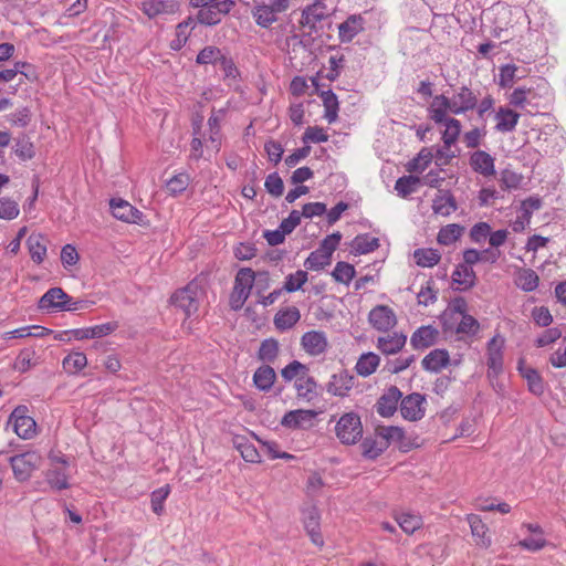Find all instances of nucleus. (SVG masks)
I'll return each mask as SVG.
<instances>
[{"label": "nucleus", "mask_w": 566, "mask_h": 566, "mask_svg": "<svg viewBox=\"0 0 566 566\" xmlns=\"http://www.w3.org/2000/svg\"><path fill=\"white\" fill-rule=\"evenodd\" d=\"M202 294L203 292L199 283L191 281L172 294L171 303L180 308L187 317H190L198 312Z\"/></svg>", "instance_id": "f257e3e1"}, {"label": "nucleus", "mask_w": 566, "mask_h": 566, "mask_svg": "<svg viewBox=\"0 0 566 566\" xmlns=\"http://www.w3.org/2000/svg\"><path fill=\"white\" fill-rule=\"evenodd\" d=\"M335 433L343 444H355L363 437L360 417L355 412L344 413L335 426Z\"/></svg>", "instance_id": "f03ea898"}, {"label": "nucleus", "mask_w": 566, "mask_h": 566, "mask_svg": "<svg viewBox=\"0 0 566 566\" xmlns=\"http://www.w3.org/2000/svg\"><path fill=\"white\" fill-rule=\"evenodd\" d=\"M80 301H73L61 287L49 289L39 301V308L43 311H69L78 310Z\"/></svg>", "instance_id": "7ed1b4c3"}, {"label": "nucleus", "mask_w": 566, "mask_h": 566, "mask_svg": "<svg viewBox=\"0 0 566 566\" xmlns=\"http://www.w3.org/2000/svg\"><path fill=\"white\" fill-rule=\"evenodd\" d=\"M255 272L250 268H242L238 271L234 280V286L231 294V307L239 310L248 300L254 285Z\"/></svg>", "instance_id": "20e7f679"}, {"label": "nucleus", "mask_w": 566, "mask_h": 566, "mask_svg": "<svg viewBox=\"0 0 566 566\" xmlns=\"http://www.w3.org/2000/svg\"><path fill=\"white\" fill-rule=\"evenodd\" d=\"M6 461L11 465L14 478L19 482H24L29 480L32 472L40 467L41 457L34 451H29L8 457Z\"/></svg>", "instance_id": "39448f33"}, {"label": "nucleus", "mask_w": 566, "mask_h": 566, "mask_svg": "<svg viewBox=\"0 0 566 566\" xmlns=\"http://www.w3.org/2000/svg\"><path fill=\"white\" fill-rule=\"evenodd\" d=\"M50 469L46 472V481L55 490H65L69 488V460L61 452H52L49 457Z\"/></svg>", "instance_id": "423d86ee"}, {"label": "nucleus", "mask_w": 566, "mask_h": 566, "mask_svg": "<svg viewBox=\"0 0 566 566\" xmlns=\"http://www.w3.org/2000/svg\"><path fill=\"white\" fill-rule=\"evenodd\" d=\"M504 338L496 334L489 342L486 346V365L488 376L496 377L503 371V348Z\"/></svg>", "instance_id": "0eeeda50"}, {"label": "nucleus", "mask_w": 566, "mask_h": 566, "mask_svg": "<svg viewBox=\"0 0 566 566\" xmlns=\"http://www.w3.org/2000/svg\"><path fill=\"white\" fill-rule=\"evenodd\" d=\"M451 104V114L461 115L473 111L478 105V96L468 86L463 85L455 90L449 97Z\"/></svg>", "instance_id": "6e6552de"}, {"label": "nucleus", "mask_w": 566, "mask_h": 566, "mask_svg": "<svg viewBox=\"0 0 566 566\" xmlns=\"http://www.w3.org/2000/svg\"><path fill=\"white\" fill-rule=\"evenodd\" d=\"M9 422L13 431L22 439H31L35 434L36 423L34 419L27 415V408L17 407L10 415Z\"/></svg>", "instance_id": "1a4fd4ad"}, {"label": "nucleus", "mask_w": 566, "mask_h": 566, "mask_svg": "<svg viewBox=\"0 0 566 566\" xmlns=\"http://www.w3.org/2000/svg\"><path fill=\"white\" fill-rule=\"evenodd\" d=\"M426 397L421 394L413 392L401 399L400 413L409 421H418L424 417Z\"/></svg>", "instance_id": "9d476101"}, {"label": "nucleus", "mask_w": 566, "mask_h": 566, "mask_svg": "<svg viewBox=\"0 0 566 566\" xmlns=\"http://www.w3.org/2000/svg\"><path fill=\"white\" fill-rule=\"evenodd\" d=\"M233 6L234 2L232 0H223L202 8L197 13V21L205 25H216L221 22L222 17L229 13Z\"/></svg>", "instance_id": "9b49d317"}, {"label": "nucleus", "mask_w": 566, "mask_h": 566, "mask_svg": "<svg viewBox=\"0 0 566 566\" xmlns=\"http://www.w3.org/2000/svg\"><path fill=\"white\" fill-rule=\"evenodd\" d=\"M317 416L315 410L307 409H296L286 412L282 420L281 424L287 429L297 430V429H308L313 427L314 420Z\"/></svg>", "instance_id": "f8f14e48"}, {"label": "nucleus", "mask_w": 566, "mask_h": 566, "mask_svg": "<svg viewBox=\"0 0 566 566\" xmlns=\"http://www.w3.org/2000/svg\"><path fill=\"white\" fill-rule=\"evenodd\" d=\"M302 348L311 356H319L327 350L328 340L325 332L310 331L301 337Z\"/></svg>", "instance_id": "ddd939ff"}, {"label": "nucleus", "mask_w": 566, "mask_h": 566, "mask_svg": "<svg viewBox=\"0 0 566 566\" xmlns=\"http://www.w3.org/2000/svg\"><path fill=\"white\" fill-rule=\"evenodd\" d=\"M368 321L374 328L380 332L391 329L397 323L394 311L386 305H377L374 307L369 312Z\"/></svg>", "instance_id": "4468645a"}, {"label": "nucleus", "mask_w": 566, "mask_h": 566, "mask_svg": "<svg viewBox=\"0 0 566 566\" xmlns=\"http://www.w3.org/2000/svg\"><path fill=\"white\" fill-rule=\"evenodd\" d=\"M109 205L113 216L118 220L139 223L143 219V212L123 199H112Z\"/></svg>", "instance_id": "2eb2a0df"}, {"label": "nucleus", "mask_w": 566, "mask_h": 566, "mask_svg": "<svg viewBox=\"0 0 566 566\" xmlns=\"http://www.w3.org/2000/svg\"><path fill=\"white\" fill-rule=\"evenodd\" d=\"M402 394L396 386H390L378 399L376 410L381 417H391L396 410Z\"/></svg>", "instance_id": "dca6fc26"}, {"label": "nucleus", "mask_w": 566, "mask_h": 566, "mask_svg": "<svg viewBox=\"0 0 566 566\" xmlns=\"http://www.w3.org/2000/svg\"><path fill=\"white\" fill-rule=\"evenodd\" d=\"M470 166L472 170L484 177H493L495 175V159L484 150H475L470 156Z\"/></svg>", "instance_id": "f3484780"}, {"label": "nucleus", "mask_w": 566, "mask_h": 566, "mask_svg": "<svg viewBox=\"0 0 566 566\" xmlns=\"http://www.w3.org/2000/svg\"><path fill=\"white\" fill-rule=\"evenodd\" d=\"M328 14L325 0H316L303 10L301 23L310 30H314L316 24L327 18Z\"/></svg>", "instance_id": "a211bd4d"}, {"label": "nucleus", "mask_w": 566, "mask_h": 566, "mask_svg": "<svg viewBox=\"0 0 566 566\" xmlns=\"http://www.w3.org/2000/svg\"><path fill=\"white\" fill-rule=\"evenodd\" d=\"M365 20L360 14H352L338 25V38L342 43H349L364 31Z\"/></svg>", "instance_id": "6ab92c4d"}, {"label": "nucleus", "mask_w": 566, "mask_h": 566, "mask_svg": "<svg viewBox=\"0 0 566 566\" xmlns=\"http://www.w3.org/2000/svg\"><path fill=\"white\" fill-rule=\"evenodd\" d=\"M355 378L347 370H340L332 375L327 384V392L333 396L345 397L354 387Z\"/></svg>", "instance_id": "aec40b11"}, {"label": "nucleus", "mask_w": 566, "mask_h": 566, "mask_svg": "<svg viewBox=\"0 0 566 566\" xmlns=\"http://www.w3.org/2000/svg\"><path fill=\"white\" fill-rule=\"evenodd\" d=\"M140 10L150 19L161 14H171L178 10L175 0H144Z\"/></svg>", "instance_id": "412c9836"}, {"label": "nucleus", "mask_w": 566, "mask_h": 566, "mask_svg": "<svg viewBox=\"0 0 566 566\" xmlns=\"http://www.w3.org/2000/svg\"><path fill=\"white\" fill-rule=\"evenodd\" d=\"M517 369L527 381L528 390L535 396H542L545 391V382L539 373L535 368L526 366L524 360L518 361Z\"/></svg>", "instance_id": "4be33fe9"}, {"label": "nucleus", "mask_w": 566, "mask_h": 566, "mask_svg": "<svg viewBox=\"0 0 566 566\" xmlns=\"http://www.w3.org/2000/svg\"><path fill=\"white\" fill-rule=\"evenodd\" d=\"M449 114H451L449 96L443 94L433 96L432 102L428 107L429 118L436 124H440L450 117Z\"/></svg>", "instance_id": "5701e85b"}, {"label": "nucleus", "mask_w": 566, "mask_h": 566, "mask_svg": "<svg viewBox=\"0 0 566 566\" xmlns=\"http://www.w3.org/2000/svg\"><path fill=\"white\" fill-rule=\"evenodd\" d=\"M281 12L275 10L273 7L268 4L264 0L256 3L252 9V17L255 23L261 28H270L274 22L277 21V15Z\"/></svg>", "instance_id": "b1692460"}, {"label": "nucleus", "mask_w": 566, "mask_h": 566, "mask_svg": "<svg viewBox=\"0 0 566 566\" xmlns=\"http://www.w3.org/2000/svg\"><path fill=\"white\" fill-rule=\"evenodd\" d=\"M377 432L387 441V448L391 443H396L398 448L403 451H407L411 447L410 441L406 437V432L400 427H378Z\"/></svg>", "instance_id": "393cba45"}, {"label": "nucleus", "mask_w": 566, "mask_h": 566, "mask_svg": "<svg viewBox=\"0 0 566 566\" xmlns=\"http://www.w3.org/2000/svg\"><path fill=\"white\" fill-rule=\"evenodd\" d=\"M300 319V310L296 306H289L275 314L273 323L277 331L285 332L294 327Z\"/></svg>", "instance_id": "a878e982"}, {"label": "nucleus", "mask_w": 566, "mask_h": 566, "mask_svg": "<svg viewBox=\"0 0 566 566\" xmlns=\"http://www.w3.org/2000/svg\"><path fill=\"white\" fill-rule=\"evenodd\" d=\"M438 337V329L431 325L417 328L410 338V344L415 349H424L432 346Z\"/></svg>", "instance_id": "bb28decb"}, {"label": "nucleus", "mask_w": 566, "mask_h": 566, "mask_svg": "<svg viewBox=\"0 0 566 566\" xmlns=\"http://www.w3.org/2000/svg\"><path fill=\"white\" fill-rule=\"evenodd\" d=\"M450 363V356L446 349H433L421 361L422 368L427 371L439 373Z\"/></svg>", "instance_id": "cd10ccee"}, {"label": "nucleus", "mask_w": 566, "mask_h": 566, "mask_svg": "<svg viewBox=\"0 0 566 566\" xmlns=\"http://www.w3.org/2000/svg\"><path fill=\"white\" fill-rule=\"evenodd\" d=\"M467 521L470 525L471 534L475 538L476 545L488 548L492 541L491 537L488 536V526L482 518L476 514H468Z\"/></svg>", "instance_id": "c85d7f7f"}, {"label": "nucleus", "mask_w": 566, "mask_h": 566, "mask_svg": "<svg viewBox=\"0 0 566 566\" xmlns=\"http://www.w3.org/2000/svg\"><path fill=\"white\" fill-rule=\"evenodd\" d=\"M407 337L401 333H392L378 337L377 348L385 355H395L406 345Z\"/></svg>", "instance_id": "c756f323"}, {"label": "nucleus", "mask_w": 566, "mask_h": 566, "mask_svg": "<svg viewBox=\"0 0 566 566\" xmlns=\"http://www.w3.org/2000/svg\"><path fill=\"white\" fill-rule=\"evenodd\" d=\"M361 453L366 459H377L387 448V441L376 431L374 437H366L361 444Z\"/></svg>", "instance_id": "7c9ffc66"}, {"label": "nucleus", "mask_w": 566, "mask_h": 566, "mask_svg": "<svg viewBox=\"0 0 566 566\" xmlns=\"http://www.w3.org/2000/svg\"><path fill=\"white\" fill-rule=\"evenodd\" d=\"M495 129L501 133H511L515 129L520 114L515 111L501 106L495 114Z\"/></svg>", "instance_id": "2f4dec72"}, {"label": "nucleus", "mask_w": 566, "mask_h": 566, "mask_svg": "<svg viewBox=\"0 0 566 566\" xmlns=\"http://www.w3.org/2000/svg\"><path fill=\"white\" fill-rule=\"evenodd\" d=\"M232 443L244 461L250 463L260 462L261 457L258 449L245 436L235 434L232 438Z\"/></svg>", "instance_id": "473e14b6"}, {"label": "nucleus", "mask_w": 566, "mask_h": 566, "mask_svg": "<svg viewBox=\"0 0 566 566\" xmlns=\"http://www.w3.org/2000/svg\"><path fill=\"white\" fill-rule=\"evenodd\" d=\"M457 209L455 199L449 191L440 190L432 201V210L436 214L448 217Z\"/></svg>", "instance_id": "72a5a7b5"}, {"label": "nucleus", "mask_w": 566, "mask_h": 566, "mask_svg": "<svg viewBox=\"0 0 566 566\" xmlns=\"http://www.w3.org/2000/svg\"><path fill=\"white\" fill-rule=\"evenodd\" d=\"M467 302L463 298H457L442 315L443 329H453L454 324L462 315H467Z\"/></svg>", "instance_id": "f704fd0d"}, {"label": "nucleus", "mask_w": 566, "mask_h": 566, "mask_svg": "<svg viewBox=\"0 0 566 566\" xmlns=\"http://www.w3.org/2000/svg\"><path fill=\"white\" fill-rule=\"evenodd\" d=\"M27 245L33 262L41 264L46 256L45 238L41 233H32L27 239Z\"/></svg>", "instance_id": "c9c22d12"}, {"label": "nucleus", "mask_w": 566, "mask_h": 566, "mask_svg": "<svg viewBox=\"0 0 566 566\" xmlns=\"http://www.w3.org/2000/svg\"><path fill=\"white\" fill-rule=\"evenodd\" d=\"M452 281L461 290H469L475 283V273L468 264L460 263L452 273Z\"/></svg>", "instance_id": "e433bc0d"}, {"label": "nucleus", "mask_w": 566, "mask_h": 566, "mask_svg": "<svg viewBox=\"0 0 566 566\" xmlns=\"http://www.w3.org/2000/svg\"><path fill=\"white\" fill-rule=\"evenodd\" d=\"M379 247V240L370 234H359L352 241V253L355 255L366 254L375 251Z\"/></svg>", "instance_id": "4c0bfd02"}, {"label": "nucleus", "mask_w": 566, "mask_h": 566, "mask_svg": "<svg viewBox=\"0 0 566 566\" xmlns=\"http://www.w3.org/2000/svg\"><path fill=\"white\" fill-rule=\"evenodd\" d=\"M276 379L274 369L269 365L259 367L254 375L253 381L258 389L262 391H269Z\"/></svg>", "instance_id": "58836bf2"}, {"label": "nucleus", "mask_w": 566, "mask_h": 566, "mask_svg": "<svg viewBox=\"0 0 566 566\" xmlns=\"http://www.w3.org/2000/svg\"><path fill=\"white\" fill-rule=\"evenodd\" d=\"M515 284L525 292H532L537 289L539 277L532 269H521L516 273Z\"/></svg>", "instance_id": "ea45409f"}, {"label": "nucleus", "mask_w": 566, "mask_h": 566, "mask_svg": "<svg viewBox=\"0 0 566 566\" xmlns=\"http://www.w3.org/2000/svg\"><path fill=\"white\" fill-rule=\"evenodd\" d=\"M444 125L446 129L442 134L444 147L449 150L454 145L461 134V123L454 117H449L447 120L440 123Z\"/></svg>", "instance_id": "a19ab883"}, {"label": "nucleus", "mask_w": 566, "mask_h": 566, "mask_svg": "<svg viewBox=\"0 0 566 566\" xmlns=\"http://www.w3.org/2000/svg\"><path fill=\"white\" fill-rule=\"evenodd\" d=\"M317 384L313 377L302 375L295 380L297 397L311 401L316 396Z\"/></svg>", "instance_id": "79ce46f5"}, {"label": "nucleus", "mask_w": 566, "mask_h": 566, "mask_svg": "<svg viewBox=\"0 0 566 566\" xmlns=\"http://www.w3.org/2000/svg\"><path fill=\"white\" fill-rule=\"evenodd\" d=\"M463 232H464V227L457 224V223H450V224L442 227L439 230L437 241L439 244H442V245H451L461 238Z\"/></svg>", "instance_id": "37998d69"}, {"label": "nucleus", "mask_w": 566, "mask_h": 566, "mask_svg": "<svg viewBox=\"0 0 566 566\" xmlns=\"http://www.w3.org/2000/svg\"><path fill=\"white\" fill-rule=\"evenodd\" d=\"M380 358L378 355L375 353H366L359 357L355 369L359 376L367 377L375 373Z\"/></svg>", "instance_id": "c03bdc74"}, {"label": "nucleus", "mask_w": 566, "mask_h": 566, "mask_svg": "<svg viewBox=\"0 0 566 566\" xmlns=\"http://www.w3.org/2000/svg\"><path fill=\"white\" fill-rule=\"evenodd\" d=\"M62 365L67 374L76 375L87 365V358L84 353L74 352L64 357Z\"/></svg>", "instance_id": "a18cd8bd"}, {"label": "nucleus", "mask_w": 566, "mask_h": 566, "mask_svg": "<svg viewBox=\"0 0 566 566\" xmlns=\"http://www.w3.org/2000/svg\"><path fill=\"white\" fill-rule=\"evenodd\" d=\"M480 329V323L472 315H462L454 324L453 329L455 334L474 336Z\"/></svg>", "instance_id": "49530a36"}, {"label": "nucleus", "mask_w": 566, "mask_h": 566, "mask_svg": "<svg viewBox=\"0 0 566 566\" xmlns=\"http://www.w3.org/2000/svg\"><path fill=\"white\" fill-rule=\"evenodd\" d=\"M417 265L422 268H432L441 260V254L436 249H417L413 252Z\"/></svg>", "instance_id": "de8ad7c7"}, {"label": "nucleus", "mask_w": 566, "mask_h": 566, "mask_svg": "<svg viewBox=\"0 0 566 566\" xmlns=\"http://www.w3.org/2000/svg\"><path fill=\"white\" fill-rule=\"evenodd\" d=\"M321 97L325 108L324 117L328 123H334L338 116V99L336 94L328 90L322 92Z\"/></svg>", "instance_id": "09e8293b"}, {"label": "nucleus", "mask_w": 566, "mask_h": 566, "mask_svg": "<svg viewBox=\"0 0 566 566\" xmlns=\"http://www.w3.org/2000/svg\"><path fill=\"white\" fill-rule=\"evenodd\" d=\"M396 521L407 534H413L422 526L421 516L413 513H400L396 516Z\"/></svg>", "instance_id": "8fccbe9b"}, {"label": "nucleus", "mask_w": 566, "mask_h": 566, "mask_svg": "<svg viewBox=\"0 0 566 566\" xmlns=\"http://www.w3.org/2000/svg\"><path fill=\"white\" fill-rule=\"evenodd\" d=\"M307 280V272L303 270H297L296 272L291 273L285 277V282L282 290L287 293L296 292L303 287Z\"/></svg>", "instance_id": "3c124183"}, {"label": "nucleus", "mask_w": 566, "mask_h": 566, "mask_svg": "<svg viewBox=\"0 0 566 566\" xmlns=\"http://www.w3.org/2000/svg\"><path fill=\"white\" fill-rule=\"evenodd\" d=\"M331 260L332 258H329L325 252L316 249L306 258L304 261V266L311 271H318L328 265Z\"/></svg>", "instance_id": "603ef678"}, {"label": "nucleus", "mask_w": 566, "mask_h": 566, "mask_svg": "<svg viewBox=\"0 0 566 566\" xmlns=\"http://www.w3.org/2000/svg\"><path fill=\"white\" fill-rule=\"evenodd\" d=\"M355 273L356 271L354 265L340 261L336 263L332 272V276L336 282L348 285L353 277L355 276Z\"/></svg>", "instance_id": "864d4df0"}, {"label": "nucleus", "mask_w": 566, "mask_h": 566, "mask_svg": "<svg viewBox=\"0 0 566 566\" xmlns=\"http://www.w3.org/2000/svg\"><path fill=\"white\" fill-rule=\"evenodd\" d=\"M431 161L432 153L427 148H422L418 156L408 163L407 170L410 172H422L427 169Z\"/></svg>", "instance_id": "5fc2aeb1"}, {"label": "nucleus", "mask_w": 566, "mask_h": 566, "mask_svg": "<svg viewBox=\"0 0 566 566\" xmlns=\"http://www.w3.org/2000/svg\"><path fill=\"white\" fill-rule=\"evenodd\" d=\"M14 154L21 160H29L34 157V146L31 143L30 138L27 136H21L15 140L14 144Z\"/></svg>", "instance_id": "6e6d98bb"}, {"label": "nucleus", "mask_w": 566, "mask_h": 566, "mask_svg": "<svg viewBox=\"0 0 566 566\" xmlns=\"http://www.w3.org/2000/svg\"><path fill=\"white\" fill-rule=\"evenodd\" d=\"M420 181L421 179L419 177L412 175L402 176L397 179L395 184V190L398 192L399 196L405 198L415 191V185H417Z\"/></svg>", "instance_id": "4d7b16f0"}, {"label": "nucleus", "mask_w": 566, "mask_h": 566, "mask_svg": "<svg viewBox=\"0 0 566 566\" xmlns=\"http://www.w3.org/2000/svg\"><path fill=\"white\" fill-rule=\"evenodd\" d=\"M189 182L190 177L187 174H178L167 181L166 188L170 195L177 196L187 189Z\"/></svg>", "instance_id": "13d9d810"}, {"label": "nucleus", "mask_w": 566, "mask_h": 566, "mask_svg": "<svg viewBox=\"0 0 566 566\" xmlns=\"http://www.w3.org/2000/svg\"><path fill=\"white\" fill-rule=\"evenodd\" d=\"M35 352L29 348L22 349L18 355L14 368L20 373L28 371L31 367L35 366Z\"/></svg>", "instance_id": "bf43d9fd"}, {"label": "nucleus", "mask_w": 566, "mask_h": 566, "mask_svg": "<svg viewBox=\"0 0 566 566\" xmlns=\"http://www.w3.org/2000/svg\"><path fill=\"white\" fill-rule=\"evenodd\" d=\"M20 209L15 200L2 197L0 198V219L13 220L19 216Z\"/></svg>", "instance_id": "052dcab7"}, {"label": "nucleus", "mask_w": 566, "mask_h": 566, "mask_svg": "<svg viewBox=\"0 0 566 566\" xmlns=\"http://www.w3.org/2000/svg\"><path fill=\"white\" fill-rule=\"evenodd\" d=\"M193 27L195 21L191 18H189L187 21L180 22L176 27V40L172 42L174 49H180L186 44L190 34L189 29H192Z\"/></svg>", "instance_id": "680f3d73"}, {"label": "nucleus", "mask_w": 566, "mask_h": 566, "mask_svg": "<svg viewBox=\"0 0 566 566\" xmlns=\"http://www.w3.org/2000/svg\"><path fill=\"white\" fill-rule=\"evenodd\" d=\"M522 180V175L513 170L504 169L501 171L500 184L501 188L504 190L517 189L521 186Z\"/></svg>", "instance_id": "e2e57ef3"}, {"label": "nucleus", "mask_w": 566, "mask_h": 566, "mask_svg": "<svg viewBox=\"0 0 566 566\" xmlns=\"http://www.w3.org/2000/svg\"><path fill=\"white\" fill-rule=\"evenodd\" d=\"M279 353V343L273 338L265 339L261 343L259 349V358L264 361H273Z\"/></svg>", "instance_id": "0e129e2a"}, {"label": "nucleus", "mask_w": 566, "mask_h": 566, "mask_svg": "<svg viewBox=\"0 0 566 566\" xmlns=\"http://www.w3.org/2000/svg\"><path fill=\"white\" fill-rule=\"evenodd\" d=\"M221 50L217 46H206L197 55L196 62L198 64H218L221 59Z\"/></svg>", "instance_id": "69168bd1"}, {"label": "nucleus", "mask_w": 566, "mask_h": 566, "mask_svg": "<svg viewBox=\"0 0 566 566\" xmlns=\"http://www.w3.org/2000/svg\"><path fill=\"white\" fill-rule=\"evenodd\" d=\"M307 367L305 365L298 360H293L281 370V375L285 381H291L293 379L296 380L302 375H305Z\"/></svg>", "instance_id": "338daca9"}, {"label": "nucleus", "mask_w": 566, "mask_h": 566, "mask_svg": "<svg viewBox=\"0 0 566 566\" xmlns=\"http://www.w3.org/2000/svg\"><path fill=\"white\" fill-rule=\"evenodd\" d=\"M265 190L273 197H281L284 191V184L277 172L270 174L264 182Z\"/></svg>", "instance_id": "774afa93"}]
</instances>
